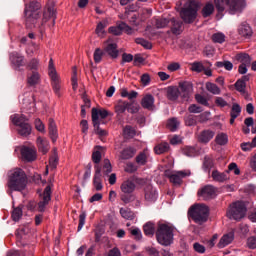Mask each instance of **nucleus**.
Segmentation results:
<instances>
[{"instance_id":"1","label":"nucleus","mask_w":256,"mask_h":256,"mask_svg":"<svg viewBox=\"0 0 256 256\" xmlns=\"http://www.w3.org/2000/svg\"><path fill=\"white\" fill-rule=\"evenodd\" d=\"M41 3L38 1H30L25 4L24 8V21L26 27H39V29H43L45 24L49 19H52L53 25H55V19H57V15L55 14V8L53 6H47L43 12V18L41 19Z\"/></svg>"},{"instance_id":"2","label":"nucleus","mask_w":256,"mask_h":256,"mask_svg":"<svg viewBox=\"0 0 256 256\" xmlns=\"http://www.w3.org/2000/svg\"><path fill=\"white\" fill-rule=\"evenodd\" d=\"M7 185L10 191H25V187H27V174L21 168L10 170Z\"/></svg>"},{"instance_id":"3","label":"nucleus","mask_w":256,"mask_h":256,"mask_svg":"<svg viewBox=\"0 0 256 256\" xmlns=\"http://www.w3.org/2000/svg\"><path fill=\"white\" fill-rule=\"evenodd\" d=\"M173 231L174 228L170 224L159 223L156 230V239L158 243L164 247H169V245L173 243V237H175Z\"/></svg>"},{"instance_id":"4","label":"nucleus","mask_w":256,"mask_h":256,"mask_svg":"<svg viewBox=\"0 0 256 256\" xmlns=\"http://www.w3.org/2000/svg\"><path fill=\"white\" fill-rule=\"evenodd\" d=\"M188 217H190L194 223L203 225V223H207L209 219V207L205 204H194L188 210Z\"/></svg>"},{"instance_id":"5","label":"nucleus","mask_w":256,"mask_h":256,"mask_svg":"<svg viewBox=\"0 0 256 256\" xmlns=\"http://www.w3.org/2000/svg\"><path fill=\"white\" fill-rule=\"evenodd\" d=\"M199 10V4L195 0H187L184 4L180 16L184 23L191 24L197 19V11Z\"/></svg>"},{"instance_id":"6","label":"nucleus","mask_w":256,"mask_h":256,"mask_svg":"<svg viewBox=\"0 0 256 256\" xmlns=\"http://www.w3.org/2000/svg\"><path fill=\"white\" fill-rule=\"evenodd\" d=\"M13 125L18 127L17 131L21 137H29L33 131V127L29 124V119L25 115L14 114L10 117Z\"/></svg>"},{"instance_id":"7","label":"nucleus","mask_w":256,"mask_h":256,"mask_svg":"<svg viewBox=\"0 0 256 256\" xmlns=\"http://www.w3.org/2000/svg\"><path fill=\"white\" fill-rule=\"evenodd\" d=\"M245 215H247V206L242 201L232 203L227 211L228 219L234 221H241Z\"/></svg>"},{"instance_id":"8","label":"nucleus","mask_w":256,"mask_h":256,"mask_svg":"<svg viewBox=\"0 0 256 256\" xmlns=\"http://www.w3.org/2000/svg\"><path fill=\"white\" fill-rule=\"evenodd\" d=\"M164 175L169 179L170 183H173L174 185H181L185 177H191V170H181L176 172L166 170Z\"/></svg>"},{"instance_id":"9","label":"nucleus","mask_w":256,"mask_h":256,"mask_svg":"<svg viewBox=\"0 0 256 256\" xmlns=\"http://www.w3.org/2000/svg\"><path fill=\"white\" fill-rule=\"evenodd\" d=\"M211 67H213V64L207 60L195 61L191 64V71H194V73H204L207 77H213Z\"/></svg>"},{"instance_id":"10","label":"nucleus","mask_w":256,"mask_h":256,"mask_svg":"<svg viewBox=\"0 0 256 256\" xmlns=\"http://www.w3.org/2000/svg\"><path fill=\"white\" fill-rule=\"evenodd\" d=\"M197 195L198 197H202L204 201L215 199V197H217V188L213 185H206L198 191Z\"/></svg>"},{"instance_id":"11","label":"nucleus","mask_w":256,"mask_h":256,"mask_svg":"<svg viewBox=\"0 0 256 256\" xmlns=\"http://www.w3.org/2000/svg\"><path fill=\"white\" fill-rule=\"evenodd\" d=\"M135 183L141 185V183H145V180L141 178H135L134 180L129 179L124 181L120 186L122 193L133 194L136 189Z\"/></svg>"},{"instance_id":"12","label":"nucleus","mask_w":256,"mask_h":256,"mask_svg":"<svg viewBox=\"0 0 256 256\" xmlns=\"http://www.w3.org/2000/svg\"><path fill=\"white\" fill-rule=\"evenodd\" d=\"M51 201V186H46L42 195V199L38 202V211L45 213L47 205Z\"/></svg>"},{"instance_id":"13","label":"nucleus","mask_w":256,"mask_h":256,"mask_svg":"<svg viewBox=\"0 0 256 256\" xmlns=\"http://www.w3.org/2000/svg\"><path fill=\"white\" fill-rule=\"evenodd\" d=\"M21 156L23 161L31 163L37 159V150H35L33 147L24 146L21 148Z\"/></svg>"},{"instance_id":"14","label":"nucleus","mask_w":256,"mask_h":256,"mask_svg":"<svg viewBox=\"0 0 256 256\" xmlns=\"http://www.w3.org/2000/svg\"><path fill=\"white\" fill-rule=\"evenodd\" d=\"M245 9V0H229L228 11L231 15L241 13Z\"/></svg>"},{"instance_id":"15","label":"nucleus","mask_w":256,"mask_h":256,"mask_svg":"<svg viewBox=\"0 0 256 256\" xmlns=\"http://www.w3.org/2000/svg\"><path fill=\"white\" fill-rule=\"evenodd\" d=\"M180 96L184 101H189L191 94L193 93V84L190 82H182L179 84Z\"/></svg>"},{"instance_id":"16","label":"nucleus","mask_w":256,"mask_h":256,"mask_svg":"<svg viewBox=\"0 0 256 256\" xmlns=\"http://www.w3.org/2000/svg\"><path fill=\"white\" fill-rule=\"evenodd\" d=\"M183 29V21L172 18L170 19V30H168L167 33H172V35H181V33H183Z\"/></svg>"},{"instance_id":"17","label":"nucleus","mask_w":256,"mask_h":256,"mask_svg":"<svg viewBox=\"0 0 256 256\" xmlns=\"http://www.w3.org/2000/svg\"><path fill=\"white\" fill-rule=\"evenodd\" d=\"M234 240H235V232H228L220 238L217 244V248L225 249V247H227V245H231V243H233Z\"/></svg>"},{"instance_id":"18","label":"nucleus","mask_w":256,"mask_h":256,"mask_svg":"<svg viewBox=\"0 0 256 256\" xmlns=\"http://www.w3.org/2000/svg\"><path fill=\"white\" fill-rule=\"evenodd\" d=\"M136 154L137 149L135 147L127 146L120 152L119 159L122 161H127L129 159H133Z\"/></svg>"},{"instance_id":"19","label":"nucleus","mask_w":256,"mask_h":256,"mask_svg":"<svg viewBox=\"0 0 256 256\" xmlns=\"http://www.w3.org/2000/svg\"><path fill=\"white\" fill-rule=\"evenodd\" d=\"M238 35L245 39H249V37L253 36V29L247 22H243L238 26Z\"/></svg>"},{"instance_id":"20","label":"nucleus","mask_w":256,"mask_h":256,"mask_svg":"<svg viewBox=\"0 0 256 256\" xmlns=\"http://www.w3.org/2000/svg\"><path fill=\"white\" fill-rule=\"evenodd\" d=\"M214 137L215 131L206 129L200 132V134L198 135V141L199 143L207 145V143H209V141H211V139H213Z\"/></svg>"},{"instance_id":"21","label":"nucleus","mask_w":256,"mask_h":256,"mask_svg":"<svg viewBox=\"0 0 256 256\" xmlns=\"http://www.w3.org/2000/svg\"><path fill=\"white\" fill-rule=\"evenodd\" d=\"M141 106L143 109L153 111V109H155V97H153L151 94H146L141 100Z\"/></svg>"},{"instance_id":"22","label":"nucleus","mask_w":256,"mask_h":256,"mask_svg":"<svg viewBox=\"0 0 256 256\" xmlns=\"http://www.w3.org/2000/svg\"><path fill=\"white\" fill-rule=\"evenodd\" d=\"M93 185H94L96 191H101V189H103V180H101V168L99 165L95 166Z\"/></svg>"},{"instance_id":"23","label":"nucleus","mask_w":256,"mask_h":256,"mask_svg":"<svg viewBox=\"0 0 256 256\" xmlns=\"http://www.w3.org/2000/svg\"><path fill=\"white\" fill-rule=\"evenodd\" d=\"M41 83V74L37 71H33L31 74L27 76V85L29 87H35Z\"/></svg>"},{"instance_id":"24","label":"nucleus","mask_w":256,"mask_h":256,"mask_svg":"<svg viewBox=\"0 0 256 256\" xmlns=\"http://www.w3.org/2000/svg\"><path fill=\"white\" fill-rule=\"evenodd\" d=\"M36 144L40 153H42L43 155L49 153V141L47 139L39 136L36 140Z\"/></svg>"},{"instance_id":"25","label":"nucleus","mask_w":256,"mask_h":256,"mask_svg":"<svg viewBox=\"0 0 256 256\" xmlns=\"http://www.w3.org/2000/svg\"><path fill=\"white\" fill-rule=\"evenodd\" d=\"M105 53L111 57V59H117L119 57V50H117V43H108L104 48Z\"/></svg>"},{"instance_id":"26","label":"nucleus","mask_w":256,"mask_h":256,"mask_svg":"<svg viewBox=\"0 0 256 256\" xmlns=\"http://www.w3.org/2000/svg\"><path fill=\"white\" fill-rule=\"evenodd\" d=\"M211 177L213 181H216L217 183H225V181L229 179V175L227 174V171L219 172V170H213Z\"/></svg>"},{"instance_id":"27","label":"nucleus","mask_w":256,"mask_h":256,"mask_svg":"<svg viewBox=\"0 0 256 256\" xmlns=\"http://www.w3.org/2000/svg\"><path fill=\"white\" fill-rule=\"evenodd\" d=\"M145 200L150 203L157 201V190H155L151 185H148L145 188Z\"/></svg>"},{"instance_id":"28","label":"nucleus","mask_w":256,"mask_h":256,"mask_svg":"<svg viewBox=\"0 0 256 256\" xmlns=\"http://www.w3.org/2000/svg\"><path fill=\"white\" fill-rule=\"evenodd\" d=\"M48 129L52 141H57L59 134L57 132V124L55 123V120H53V118H49L48 120Z\"/></svg>"},{"instance_id":"29","label":"nucleus","mask_w":256,"mask_h":256,"mask_svg":"<svg viewBox=\"0 0 256 256\" xmlns=\"http://www.w3.org/2000/svg\"><path fill=\"white\" fill-rule=\"evenodd\" d=\"M181 94V91L179 88L175 86H170L167 88L166 97L169 99V101H177L179 99V95Z\"/></svg>"},{"instance_id":"30","label":"nucleus","mask_w":256,"mask_h":256,"mask_svg":"<svg viewBox=\"0 0 256 256\" xmlns=\"http://www.w3.org/2000/svg\"><path fill=\"white\" fill-rule=\"evenodd\" d=\"M50 79L52 81V89L58 97H61V79L59 78V75L56 74L54 76H50Z\"/></svg>"},{"instance_id":"31","label":"nucleus","mask_w":256,"mask_h":256,"mask_svg":"<svg viewBox=\"0 0 256 256\" xmlns=\"http://www.w3.org/2000/svg\"><path fill=\"white\" fill-rule=\"evenodd\" d=\"M234 60L241 63V65H251V56L247 53L236 54Z\"/></svg>"},{"instance_id":"32","label":"nucleus","mask_w":256,"mask_h":256,"mask_svg":"<svg viewBox=\"0 0 256 256\" xmlns=\"http://www.w3.org/2000/svg\"><path fill=\"white\" fill-rule=\"evenodd\" d=\"M215 167V161L213 160V156H205L203 161V169L204 171H208L211 173V169Z\"/></svg>"},{"instance_id":"33","label":"nucleus","mask_w":256,"mask_h":256,"mask_svg":"<svg viewBox=\"0 0 256 256\" xmlns=\"http://www.w3.org/2000/svg\"><path fill=\"white\" fill-rule=\"evenodd\" d=\"M13 65L16 67H23L25 63V57L19 55V53H13L10 57Z\"/></svg>"},{"instance_id":"34","label":"nucleus","mask_w":256,"mask_h":256,"mask_svg":"<svg viewBox=\"0 0 256 256\" xmlns=\"http://www.w3.org/2000/svg\"><path fill=\"white\" fill-rule=\"evenodd\" d=\"M128 102L123 100H118L115 105V113L117 115H123L127 111Z\"/></svg>"},{"instance_id":"35","label":"nucleus","mask_w":256,"mask_h":256,"mask_svg":"<svg viewBox=\"0 0 256 256\" xmlns=\"http://www.w3.org/2000/svg\"><path fill=\"white\" fill-rule=\"evenodd\" d=\"M215 11V6L213 3H206L205 6L202 8V17L207 18L211 17Z\"/></svg>"},{"instance_id":"36","label":"nucleus","mask_w":256,"mask_h":256,"mask_svg":"<svg viewBox=\"0 0 256 256\" xmlns=\"http://www.w3.org/2000/svg\"><path fill=\"white\" fill-rule=\"evenodd\" d=\"M205 87L208 93H212V95H221V88H219L217 84L212 82H206Z\"/></svg>"},{"instance_id":"37","label":"nucleus","mask_w":256,"mask_h":256,"mask_svg":"<svg viewBox=\"0 0 256 256\" xmlns=\"http://www.w3.org/2000/svg\"><path fill=\"white\" fill-rule=\"evenodd\" d=\"M147 159H149V152L144 150L136 156V163L138 165H147Z\"/></svg>"},{"instance_id":"38","label":"nucleus","mask_w":256,"mask_h":256,"mask_svg":"<svg viewBox=\"0 0 256 256\" xmlns=\"http://www.w3.org/2000/svg\"><path fill=\"white\" fill-rule=\"evenodd\" d=\"M154 151L156 155H163V153H167L169 151V143L162 142L154 147Z\"/></svg>"},{"instance_id":"39","label":"nucleus","mask_w":256,"mask_h":256,"mask_svg":"<svg viewBox=\"0 0 256 256\" xmlns=\"http://www.w3.org/2000/svg\"><path fill=\"white\" fill-rule=\"evenodd\" d=\"M215 143H217V145H227V143H229V136H227V134L221 132L218 133L215 137Z\"/></svg>"},{"instance_id":"40","label":"nucleus","mask_w":256,"mask_h":256,"mask_svg":"<svg viewBox=\"0 0 256 256\" xmlns=\"http://www.w3.org/2000/svg\"><path fill=\"white\" fill-rule=\"evenodd\" d=\"M101 146H95L94 151L92 153V161L96 165H99L101 163Z\"/></svg>"},{"instance_id":"41","label":"nucleus","mask_w":256,"mask_h":256,"mask_svg":"<svg viewBox=\"0 0 256 256\" xmlns=\"http://www.w3.org/2000/svg\"><path fill=\"white\" fill-rule=\"evenodd\" d=\"M185 121V125H187V127H195V125H197V123H199L197 116L193 115V114H189L188 116H186L184 118Z\"/></svg>"},{"instance_id":"42","label":"nucleus","mask_w":256,"mask_h":256,"mask_svg":"<svg viewBox=\"0 0 256 256\" xmlns=\"http://www.w3.org/2000/svg\"><path fill=\"white\" fill-rule=\"evenodd\" d=\"M143 230L147 237H153L155 235V224L148 222L144 225Z\"/></svg>"},{"instance_id":"43","label":"nucleus","mask_w":256,"mask_h":256,"mask_svg":"<svg viewBox=\"0 0 256 256\" xmlns=\"http://www.w3.org/2000/svg\"><path fill=\"white\" fill-rule=\"evenodd\" d=\"M11 217L14 221H19L23 217V207L18 206L16 208H13Z\"/></svg>"},{"instance_id":"44","label":"nucleus","mask_w":256,"mask_h":256,"mask_svg":"<svg viewBox=\"0 0 256 256\" xmlns=\"http://www.w3.org/2000/svg\"><path fill=\"white\" fill-rule=\"evenodd\" d=\"M218 13H223L226 7H229V0H215Z\"/></svg>"},{"instance_id":"45","label":"nucleus","mask_w":256,"mask_h":256,"mask_svg":"<svg viewBox=\"0 0 256 256\" xmlns=\"http://www.w3.org/2000/svg\"><path fill=\"white\" fill-rule=\"evenodd\" d=\"M179 125H181V122H179L177 118H171L167 122V128L170 131H177V129H179Z\"/></svg>"},{"instance_id":"46","label":"nucleus","mask_w":256,"mask_h":256,"mask_svg":"<svg viewBox=\"0 0 256 256\" xmlns=\"http://www.w3.org/2000/svg\"><path fill=\"white\" fill-rule=\"evenodd\" d=\"M169 23L170 21L167 18H156L155 27L156 29H165Z\"/></svg>"},{"instance_id":"47","label":"nucleus","mask_w":256,"mask_h":256,"mask_svg":"<svg viewBox=\"0 0 256 256\" xmlns=\"http://www.w3.org/2000/svg\"><path fill=\"white\" fill-rule=\"evenodd\" d=\"M123 133H124V137H126L127 139H133V137L137 135L135 128L131 126H126L123 130Z\"/></svg>"},{"instance_id":"48","label":"nucleus","mask_w":256,"mask_h":256,"mask_svg":"<svg viewBox=\"0 0 256 256\" xmlns=\"http://www.w3.org/2000/svg\"><path fill=\"white\" fill-rule=\"evenodd\" d=\"M103 55H105V51H103L101 48H96L93 55L94 62L101 63V61H103Z\"/></svg>"},{"instance_id":"49","label":"nucleus","mask_w":256,"mask_h":256,"mask_svg":"<svg viewBox=\"0 0 256 256\" xmlns=\"http://www.w3.org/2000/svg\"><path fill=\"white\" fill-rule=\"evenodd\" d=\"M233 171L234 175H241V170L239 169V166H237V163L232 162L228 165V170H226L227 174L231 173Z\"/></svg>"},{"instance_id":"50","label":"nucleus","mask_w":256,"mask_h":256,"mask_svg":"<svg viewBox=\"0 0 256 256\" xmlns=\"http://www.w3.org/2000/svg\"><path fill=\"white\" fill-rule=\"evenodd\" d=\"M135 43H137V45H141L142 47H144V49H152L153 48V45L151 44V42H149L143 38H136Z\"/></svg>"},{"instance_id":"51","label":"nucleus","mask_w":256,"mask_h":256,"mask_svg":"<svg viewBox=\"0 0 256 256\" xmlns=\"http://www.w3.org/2000/svg\"><path fill=\"white\" fill-rule=\"evenodd\" d=\"M105 27H107L106 22H99L96 27V34L98 37H103L105 35Z\"/></svg>"},{"instance_id":"52","label":"nucleus","mask_w":256,"mask_h":256,"mask_svg":"<svg viewBox=\"0 0 256 256\" xmlns=\"http://www.w3.org/2000/svg\"><path fill=\"white\" fill-rule=\"evenodd\" d=\"M99 110L96 108L92 109V123L93 127H97V125H101V122L99 121Z\"/></svg>"},{"instance_id":"53","label":"nucleus","mask_w":256,"mask_h":256,"mask_svg":"<svg viewBox=\"0 0 256 256\" xmlns=\"http://www.w3.org/2000/svg\"><path fill=\"white\" fill-rule=\"evenodd\" d=\"M212 41L214 43H225V34L218 32L212 35Z\"/></svg>"},{"instance_id":"54","label":"nucleus","mask_w":256,"mask_h":256,"mask_svg":"<svg viewBox=\"0 0 256 256\" xmlns=\"http://www.w3.org/2000/svg\"><path fill=\"white\" fill-rule=\"evenodd\" d=\"M120 199L121 201H123V203H131L132 201H135V195L133 194H129V193H123L120 195Z\"/></svg>"},{"instance_id":"55","label":"nucleus","mask_w":256,"mask_h":256,"mask_svg":"<svg viewBox=\"0 0 256 256\" xmlns=\"http://www.w3.org/2000/svg\"><path fill=\"white\" fill-rule=\"evenodd\" d=\"M113 171V167L111 166V161L109 159H105L103 162V173L104 175H109Z\"/></svg>"},{"instance_id":"56","label":"nucleus","mask_w":256,"mask_h":256,"mask_svg":"<svg viewBox=\"0 0 256 256\" xmlns=\"http://www.w3.org/2000/svg\"><path fill=\"white\" fill-rule=\"evenodd\" d=\"M241 115V106L239 104H233L230 117H239Z\"/></svg>"},{"instance_id":"57","label":"nucleus","mask_w":256,"mask_h":256,"mask_svg":"<svg viewBox=\"0 0 256 256\" xmlns=\"http://www.w3.org/2000/svg\"><path fill=\"white\" fill-rule=\"evenodd\" d=\"M216 67H224L226 71H231L233 69V63L231 61L216 62Z\"/></svg>"},{"instance_id":"58","label":"nucleus","mask_w":256,"mask_h":256,"mask_svg":"<svg viewBox=\"0 0 256 256\" xmlns=\"http://www.w3.org/2000/svg\"><path fill=\"white\" fill-rule=\"evenodd\" d=\"M34 125L36 131H39V133H45V124H43V121H41V119L37 118L34 121Z\"/></svg>"},{"instance_id":"59","label":"nucleus","mask_w":256,"mask_h":256,"mask_svg":"<svg viewBox=\"0 0 256 256\" xmlns=\"http://www.w3.org/2000/svg\"><path fill=\"white\" fill-rule=\"evenodd\" d=\"M245 87H247L245 80H238L235 83V89L236 91H239V93H245Z\"/></svg>"},{"instance_id":"60","label":"nucleus","mask_w":256,"mask_h":256,"mask_svg":"<svg viewBox=\"0 0 256 256\" xmlns=\"http://www.w3.org/2000/svg\"><path fill=\"white\" fill-rule=\"evenodd\" d=\"M153 15V10L151 8H143L141 10V19L145 21V19H149Z\"/></svg>"},{"instance_id":"61","label":"nucleus","mask_w":256,"mask_h":256,"mask_svg":"<svg viewBox=\"0 0 256 256\" xmlns=\"http://www.w3.org/2000/svg\"><path fill=\"white\" fill-rule=\"evenodd\" d=\"M120 215L123 219H133V212L129 209L121 208Z\"/></svg>"},{"instance_id":"62","label":"nucleus","mask_w":256,"mask_h":256,"mask_svg":"<svg viewBox=\"0 0 256 256\" xmlns=\"http://www.w3.org/2000/svg\"><path fill=\"white\" fill-rule=\"evenodd\" d=\"M196 117L198 119V123H205L209 121V118L211 117V112H204Z\"/></svg>"},{"instance_id":"63","label":"nucleus","mask_w":256,"mask_h":256,"mask_svg":"<svg viewBox=\"0 0 256 256\" xmlns=\"http://www.w3.org/2000/svg\"><path fill=\"white\" fill-rule=\"evenodd\" d=\"M127 111H128V113H131L132 115L135 113H139V104L128 102Z\"/></svg>"},{"instance_id":"64","label":"nucleus","mask_w":256,"mask_h":256,"mask_svg":"<svg viewBox=\"0 0 256 256\" xmlns=\"http://www.w3.org/2000/svg\"><path fill=\"white\" fill-rule=\"evenodd\" d=\"M248 249H256V237L252 236L247 239Z\"/></svg>"}]
</instances>
